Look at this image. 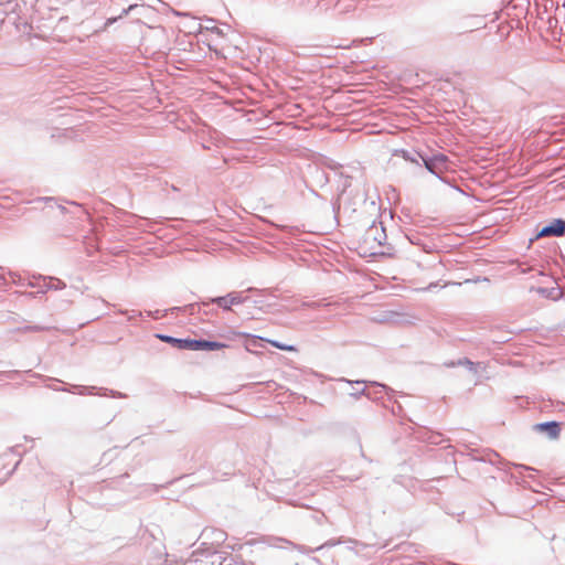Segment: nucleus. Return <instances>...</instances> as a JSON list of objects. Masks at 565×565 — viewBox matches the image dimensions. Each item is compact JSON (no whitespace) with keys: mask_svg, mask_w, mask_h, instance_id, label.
I'll use <instances>...</instances> for the list:
<instances>
[{"mask_svg":"<svg viewBox=\"0 0 565 565\" xmlns=\"http://www.w3.org/2000/svg\"><path fill=\"white\" fill-rule=\"evenodd\" d=\"M417 438H419L423 441H427L429 444L438 445L441 443V435L431 430H428L426 428L420 429L417 433Z\"/></svg>","mask_w":565,"mask_h":565,"instance_id":"2eb2a0df","label":"nucleus"},{"mask_svg":"<svg viewBox=\"0 0 565 565\" xmlns=\"http://www.w3.org/2000/svg\"><path fill=\"white\" fill-rule=\"evenodd\" d=\"M565 235V220L554 218L537 230L535 238L561 237Z\"/></svg>","mask_w":565,"mask_h":565,"instance_id":"1a4fd4ad","label":"nucleus"},{"mask_svg":"<svg viewBox=\"0 0 565 565\" xmlns=\"http://www.w3.org/2000/svg\"><path fill=\"white\" fill-rule=\"evenodd\" d=\"M402 157L409 162L419 164V160L422 161V157H424L425 152H418V151H409L402 149L401 151Z\"/></svg>","mask_w":565,"mask_h":565,"instance_id":"a211bd4d","label":"nucleus"},{"mask_svg":"<svg viewBox=\"0 0 565 565\" xmlns=\"http://www.w3.org/2000/svg\"><path fill=\"white\" fill-rule=\"evenodd\" d=\"M205 29L207 31H211L212 33H215L217 34L218 36H223L224 35V31L216 26L215 25V20L214 19H211V18H206L205 19V24L204 25H200V29Z\"/></svg>","mask_w":565,"mask_h":565,"instance_id":"aec40b11","label":"nucleus"},{"mask_svg":"<svg viewBox=\"0 0 565 565\" xmlns=\"http://www.w3.org/2000/svg\"><path fill=\"white\" fill-rule=\"evenodd\" d=\"M36 2L38 0H7L0 3V7L3 13H14L19 18H22L34 9Z\"/></svg>","mask_w":565,"mask_h":565,"instance_id":"6e6552de","label":"nucleus"},{"mask_svg":"<svg viewBox=\"0 0 565 565\" xmlns=\"http://www.w3.org/2000/svg\"><path fill=\"white\" fill-rule=\"evenodd\" d=\"M422 162L429 173L434 174L440 181L449 184L451 188L462 193V191L457 185L450 184V181L444 177V173L450 169V161L446 154L441 152H435L431 156L425 153L424 157H422Z\"/></svg>","mask_w":565,"mask_h":565,"instance_id":"f03ea898","label":"nucleus"},{"mask_svg":"<svg viewBox=\"0 0 565 565\" xmlns=\"http://www.w3.org/2000/svg\"><path fill=\"white\" fill-rule=\"evenodd\" d=\"M267 343H270L274 348L276 349H279V350H282V351H287V352H294L296 351V347L292 345V344H285V343H281L277 340H266Z\"/></svg>","mask_w":565,"mask_h":565,"instance_id":"b1692460","label":"nucleus"},{"mask_svg":"<svg viewBox=\"0 0 565 565\" xmlns=\"http://www.w3.org/2000/svg\"><path fill=\"white\" fill-rule=\"evenodd\" d=\"M513 467H515L518 470L522 471V470H531L532 468L525 466V465H522V463H512Z\"/></svg>","mask_w":565,"mask_h":565,"instance_id":"c756f323","label":"nucleus"},{"mask_svg":"<svg viewBox=\"0 0 565 565\" xmlns=\"http://www.w3.org/2000/svg\"><path fill=\"white\" fill-rule=\"evenodd\" d=\"M168 312H170L169 309L164 310V311H161V310H146L145 313L152 318V319H156V320H159L161 318H163Z\"/></svg>","mask_w":565,"mask_h":565,"instance_id":"a878e982","label":"nucleus"},{"mask_svg":"<svg viewBox=\"0 0 565 565\" xmlns=\"http://www.w3.org/2000/svg\"><path fill=\"white\" fill-rule=\"evenodd\" d=\"M367 238H373L380 246L385 244L386 241V233L385 228L381 225L377 226L373 222V224L367 228L366 231Z\"/></svg>","mask_w":565,"mask_h":565,"instance_id":"ddd939ff","label":"nucleus"},{"mask_svg":"<svg viewBox=\"0 0 565 565\" xmlns=\"http://www.w3.org/2000/svg\"><path fill=\"white\" fill-rule=\"evenodd\" d=\"M199 307H201V302L198 303ZM170 312H182V313H185V315H189V316H192L196 312V303H189V305H185L183 307H172L169 309Z\"/></svg>","mask_w":565,"mask_h":565,"instance_id":"6ab92c4d","label":"nucleus"},{"mask_svg":"<svg viewBox=\"0 0 565 565\" xmlns=\"http://www.w3.org/2000/svg\"><path fill=\"white\" fill-rule=\"evenodd\" d=\"M28 287L38 288V292L45 294L49 290H62L66 287V284L53 276L33 275L28 280Z\"/></svg>","mask_w":565,"mask_h":565,"instance_id":"0eeeda50","label":"nucleus"},{"mask_svg":"<svg viewBox=\"0 0 565 565\" xmlns=\"http://www.w3.org/2000/svg\"><path fill=\"white\" fill-rule=\"evenodd\" d=\"M312 193H313L316 196H318V198L320 196V194H319L317 191H315V190H312Z\"/></svg>","mask_w":565,"mask_h":565,"instance_id":"473e14b6","label":"nucleus"},{"mask_svg":"<svg viewBox=\"0 0 565 565\" xmlns=\"http://www.w3.org/2000/svg\"><path fill=\"white\" fill-rule=\"evenodd\" d=\"M536 494H540V495H543L545 494L544 492H541V491H537Z\"/></svg>","mask_w":565,"mask_h":565,"instance_id":"72a5a7b5","label":"nucleus"},{"mask_svg":"<svg viewBox=\"0 0 565 565\" xmlns=\"http://www.w3.org/2000/svg\"><path fill=\"white\" fill-rule=\"evenodd\" d=\"M118 312L120 315L126 316L128 321H134L137 317H141L142 316V312L138 311V310L120 309Z\"/></svg>","mask_w":565,"mask_h":565,"instance_id":"393cba45","label":"nucleus"},{"mask_svg":"<svg viewBox=\"0 0 565 565\" xmlns=\"http://www.w3.org/2000/svg\"><path fill=\"white\" fill-rule=\"evenodd\" d=\"M7 274L10 277L12 284L21 287H28V281L24 278H22L18 273L8 270Z\"/></svg>","mask_w":565,"mask_h":565,"instance_id":"5701e85b","label":"nucleus"},{"mask_svg":"<svg viewBox=\"0 0 565 565\" xmlns=\"http://www.w3.org/2000/svg\"><path fill=\"white\" fill-rule=\"evenodd\" d=\"M351 396L354 398H359L360 396H366L367 398H373V393L371 390H367L365 386H363L360 391L350 393Z\"/></svg>","mask_w":565,"mask_h":565,"instance_id":"bb28decb","label":"nucleus"},{"mask_svg":"<svg viewBox=\"0 0 565 565\" xmlns=\"http://www.w3.org/2000/svg\"><path fill=\"white\" fill-rule=\"evenodd\" d=\"M371 385L376 387L375 391H371L373 393V398L372 399H379L380 398L379 394L382 393V392H385L387 395L394 393V390L388 387L385 384L377 383V382H372Z\"/></svg>","mask_w":565,"mask_h":565,"instance_id":"412c9836","label":"nucleus"},{"mask_svg":"<svg viewBox=\"0 0 565 565\" xmlns=\"http://www.w3.org/2000/svg\"><path fill=\"white\" fill-rule=\"evenodd\" d=\"M54 391L70 392L73 394L79 395H93L97 394L100 396H110L113 398H125L127 395L119 391L109 390L105 387L97 386H81V385H71L70 387H52Z\"/></svg>","mask_w":565,"mask_h":565,"instance_id":"39448f33","label":"nucleus"},{"mask_svg":"<svg viewBox=\"0 0 565 565\" xmlns=\"http://www.w3.org/2000/svg\"><path fill=\"white\" fill-rule=\"evenodd\" d=\"M45 328L44 327H41V326H28L24 328V330L26 331H32V332H40V331H43Z\"/></svg>","mask_w":565,"mask_h":565,"instance_id":"c85d7f7f","label":"nucleus"},{"mask_svg":"<svg viewBox=\"0 0 565 565\" xmlns=\"http://www.w3.org/2000/svg\"><path fill=\"white\" fill-rule=\"evenodd\" d=\"M534 429L546 434L551 439H556L561 434V423L556 420L543 422L535 424Z\"/></svg>","mask_w":565,"mask_h":565,"instance_id":"9d476101","label":"nucleus"},{"mask_svg":"<svg viewBox=\"0 0 565 565\" xmlns=\"http://www.w3.org/2000/svg\"><path fill=\"white\" fill-rule=\"evenodd\" d=\"M247 300L242 291H231L224 296L210 297L201 301L202 307L216 305L224 311H232L233 306L242 305Z\"/></svg>","mask_w":565,"mask_h":565,"instance_id":"7ed1b4c3","label":"nucleus"},{"mask_svg":"<svg viewBox=\"0 0 565 565\" xmlns=\"http://www.w3.org/2000/svg\"><path fill=\"white\" fill-rule=\"evenodd\" d=\"M475 459L489 462L491 465H498L502 462L500 455L493 450H486L481 457H475Z\"/></svg>","mask_w":565,"mask_h":565,"instance_id":"f3484780","label":"nucleus"},{"mask_svg":"<svg viewBox=\"0 0 565 565\" xmlns=\"http://www.w3.org/2000/svg\"><path fill=\"white\" fill-rule=\"evenodd\" d=\"M43 200L45 201V203L49 205V206H53V204H56L57 207L60 209V211L63 213V214H66V213H73L75 215L77 214H85L87 215V211L83 207V205L74 202V201H66L68 204H71L72 206H74L75 211H68L63 204H57V199L55 198H43Z\"/></svg>","mask_w":565,"mask_h":565,"instance_id":"f8f14e48","label":"nucleus"},{"mask_svg":"<svg viewBox=\"0 0 565 565\" xmlns=\"http://www.w3.org/2000/svg\"><path fill=\"white\" fill-rule=\"evenodd\" d=\"M154 337L178 350L210 352L228 348L226 343L207 339L175 338L163 333H156Z\"/></svg>","mask_w":565,"mask_h":565,"instance_id":"f257e3e1","label":"nucleus"},{"mask_svg":"<svg viewBox=\"0 0 565 565\" xmlns=\"http://www.w3.org/2000/svg\"><path fill=\"white\" fill-rule=\"evenodd\" d=\"M342 381H344V382H347V383H349V384H351V385H352V384H356V385L365 384V382H364V381H362V380L350 381V380L342 379Z\"/></svg>","mask_w":565,"mask_h":565,"instance_id":"7c9ffc66","label":"nucleus"},{"mask_svg":"<svg viewBox=\"0 0 565 565\" xmlns=\"http://www.w3.org/2000/svg\"><path fill=\"white\" fill-rule=\"evenodd\" d=\"M135 8H137V4H130L128 8L124 9L118 17H110L106 20L104 24V29H107L111 24H114L118 19L122 18L124 15H127L129 12H131Z\"/></svg>","mask_w":565,"mask_h":565,"instance_id":"4be33fe9","label":"nucleus"},{"mask_svg":"<svg viewBox=\"0 0 565 565\" xmlns=\"http://www.w3.org/2000/svg\"><path fill=\"white\" fill-rule=\"evenodd\" d=\"M445 365L447 367L465 366L466 369H468L469 372L476 374L478 364H476L468 358H462L457 361L447 362V363H445Z\"/></svg>","mask_w":565,"mask_h":565,"instance_id":"dca6fc26","label":"nucleus"},{"mask_svg":"<svg viewBox=\"0 0 565 565\" xmlns=\"http://www.w3.org/2000/svg\"><path fill=\"white\" fill-rule=\"evenodd\" d=\"M534 290L546 299L557 300L562 296V290L558 287H537Z\"/></svg>","mask_w":565,"mask_h":565,"instance_id":"4468645a","label":"nucleus"},{"mask_svg":"<svg viewBox=\"0 0 565 565\" xmlns=\"http://www.w3.org/2000/svg\"><path fill=\"white\" fill-rule=\"evenodd\" d=\"M233 334L236 337H243L246 339L245 349L249 352H254L255 348H263L264 347L263 343L266 342V340H267L263 337L254 335V334L246 333V332H233Z\"/></svg>","mask_w":565,"mask_h":565,"instance_id":"9b49d317","label":"nucleus"},{"mask_svg":"<svg viewBox=\"0 0 565 565\" xmlns=\"http://www.w3.org/2000/svg\"><path fill=\"white\" fill-rule=\"evenodd\" d=\"M7 275H8L7 273L0 275V280H2L4 285H7V278H6Z\"/></svg>","mask_w":565,"mask_h":565,"instance_id":"2f4dec72","label":"nucleus"},{"mask_svg":"<svg viewBox=\"0 0 565 565\" xmlns=\"http://www.w3.org/2000/svg\"><path fill=\"white\" fill-rule=\"evenodd\" d=\"M562 107L559 105L551 104V103H542L535 105L531 109V114L533 118H537L544 121H553V125H557L561 122L562 118Z\"/></svg>","mask_w":565,"mask_h":565,"instance_id":"423d86ee","label":"nucleus"},{"mask_svg":"<svg viewBox=\"0 0 565 565\" xmlns=\"http://www.w3.org/2000/svg\"><path fill=\"white\" fill-rule=\"evenodd\" d=\"M17 449L18 447L9 448L0 456V484L7 481L21 461V455Z\"/></svg>","mask_w":565,"mask_h":565,"instance_id":"20e7f679","label":"nucleus"},{"mask_svg":"<svg viewBox=\"0 0 565 565\" xmlns=\"http://www.w3.org/2000/svg\"><path fill=\"white\" fill-rule=\"evenodd\" d=\"M331 206H332V212L334 214V218L337 220L338 218V214L340 212V207H341L340 196H338L335 200H333L331 202Z\"/></svg>","mask_w":565,"mask_h":565,"instance_id":"cd10ccee","label":"nucleus"}]
</instances>
